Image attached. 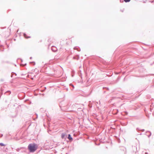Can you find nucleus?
Segmentation results:
<instances>
[{
	"mask_svg": "<svg viewBox=\"0 0 154 154\" xmlns=\"http://www.w3.org/2000/svg\"><path fill=\"white\" fill-rule=\"evenodd\" d=\"M9 93V95L11 93V91H7L6 92H5V93Z\"/></svg>",
	"mask_w": 154,
	"mask_h": 154,
	"instance_id": "f8f14e48",
	"label": "nucleus"
},
{
	"mask_svg": "<svg viewBox=\"0 0 154 154\" xmlns=\"http://www.w3.org/2000/svg\"><path fill=\"white\" fill-rule=\"evenodd\" d=\"M73 58L74 59L78 60L79 58V56L78 55H77L75 57H74Z\"/></svg>",
	"mask_w": 154,
	"mask_h": 154,
	"instance_id": "423d86ee",
	"label": "nucleus"
},
{
	"mask_svg": "<svg viewBox=\"0 0 154 154\" xmlns=\"http://www.w3.org/2000/svg\"><path fill=\"white\" fill-rule=\"evenodd\" d=\"M67 138L70 140H72V137L71 136L70 134H68Z\"/></svg>",
	"mask_w": 154,
	"mask_h": 154,
	"instance_id": "20e7f679",
	"label": "nucleus"
},
{
	"mask_svg": "<svg viewBox=\"0 0 154 154\" xmlns=\"http://www.w3.org/2000/svg\"><path fill=\"white\" fill-rule=\"evenodd\" d=\"M69 86H72V88H73V89H71V90H73V89L74 88V85H73L72 84H69Z\"/></svg>",
	"mask_w": 154,
	"mask_h": 154,
	"instance_id": "1a4fd4ad",
	"label": "nucleus"
},
{
	"mask_svg": "<svg viewBox=\"0 0 154 154\" xmlns=\"http://www.w3.org/2000/svg\"><path fill=\"white\" fill-rule=\"evenodd\" d=\"M30 63H33V64L34 65H35V62H30Z\"/></svg>",
	"mask_w": 154,
	"mask_h": 154,
	"instance_id": "2eb2a0df",
	"label": "nucleus"
},
{
	"mask_svg": "<svg viewBox=\"0 0 154 154\" xmlns=\"http://www.w3.org/2000/svg\"><path fill=\"white\" fill-rule=\"evenodd\" d=\"M72 73H74V71H72Z\"/></svg>",
	"mask_w": 154,
	"mask_h": 154,
	"instance_id": "b1692460",
	"label": "nucleus"
},
{
	"mask_svg": "<svg viewBox=\"0 0 154 154\" xmlns=\"http://www.w3.org/2000/svg\"><path fill=\"white\" fill-rule=\"evenodd\" d=\"M16 150L18 151V152H19L20 150V149H16Z\"/></svg>",
	"mask_w": 154,
	"mask_h": 154,
	"instance_id": "a211bd4d",
	"label": "nucleus"
},
{
	"mask_svg": "<svg viewBox=\"0 0 154 154\" xmlns=\"http://www.w3.org/2000/svg\"><path fill=\"white\" fill-rule=\"evenodd\" d=\"M3 136V134H0V137H2Z\"/></svg>",
	"mask_w": 154,
	"mask_h": 154,
	"instance_id": "f3484780",
	"label": "nucleus"
},
{
	"mask_svg": "<svg viewBox=\"0 0 154 154\" xmlns=\"http://www.w3.org/2000/svg\"><path fill=\"white\" fill-rule=\"evenodd\" d=\"M145 154H148V153H147V152H146L145 153Z\"/></svg>",
	"mask_w": 154,
	"mask_h": 154,
	"instance_id": "412c9836",
	"label": "nucleus"
},
{
	"mask_svg": "<svg viewBox=\"0 0 154 154\" xmlns=\"http://www.w3.org/2000/svg\"><path fill=\"white\" fill-rule=\"evenodd\" d=\"M0 145L2 146H5V145L2 143H0Z\"/></svg>",
	"mask_w": 154,
	"mask_h": 154,
	"instance_id": "9d476101",
	"label": "nucleus"
},
{
	"mask_svg": "<svg viewBox=\"0 0 154 154\" xmlns=\"http://www.w3.org/2000/svg\"><path fill=\"white\" fill-rule=\"evenodd\" d=\"M142 134L141 133H140V134H138V135L139 134V135H142Z\"/></svg>",
	"mask_w": 154,
	"mask_h": 154,
	"instance_id": "4be33fe9",
	"label": "nucleus"
},
{
	"mask_svg": "<svg viewBox=\"0 0 154 154\" xmlns=\"http://www.w3.org/2000/svg\"><path fill=\"white\" fill-rule=\"evenodd\" d=\"M14 73L16 75H17V74H16L15 73Z\"/></svg>",
	"mask_w": 154,
	"mask_h": 154,
	"instance_id": "bb28decb",
	"label": "nucleus"
},
{
	"mask_svg": "<svg viewBox=\"0 0 154 154\" xmlns=\"http://www.w3.org/2000/svg\"><path fill=\"white\" fill-rule=\"evenodd\" d=\"M136 130H137V131H141V129H140L139 128H136Z\"/></svg>",
	"mask_w": 154,
	"mask_h": 154,
	"instance_id": "ddd939ff",
	"label": "nucleus"
},
{
	"mask_svg": "<svg viewBox=\"0 0 154 154\" xmlns=\"http://www.w3.org/2000/svg\"><path fill=\"white\" fill-rule=\"evenodd\" d=\"M149 133V134L148 136V137H149L151 135V133L150 131H146V133Z\"/></svg>",
	"mask_w": 154,
	"mask_h": 154,
	"instance_id": "6e6552de",
	"label": "nucleus"
},
{
	"mask_svg": "<svg viewBox=\"0 0 154 154\" xmlns=\"http://www.w3.org/2000/svg\"><path fill=\"white\" fill-rule=\"evenodd\" d=\"M73 75H73L72 74V77H73Z\"/></svg>",
	"mask_w": 154,
	"mask_h": 154,
	"instance_id": "393cba45",
	"label": "nucleus"
},
{
	"mask_svg": "<svg viewBox=\"0 0 154 154\" xmlns=\"http://www.w3.org/2000/svg\"><path fill=\"white\" fill-rule=\"evenodd\" d=\"M103 88H106V89L107 90H109V88H106V87L104 88V87H103Z\"/></svg>",
	"mask_w": 154,
	"mask_h": 154,
	"instance_id": "dca6fc26",
	"label": "nucleus"
},
{
	"mask_svg": "<svg viewBox=\"0 0 154 154\" xmlns=\"http://www.w3.org/2000/svg\"><path fill=\"white\" fill-rule=\"evenodd\" d=\"M0 47H1V48H2H2L3 47V46L2 45H0Z\"/></svg>",
	"mask_w": 154,
	"mask_h": 154,
	"instance_id": "aec40b11",
	"label": "nucleus"
},
{
	"mask_svg": "<svg viewBox=\"0 0 154 154\" xmlns=\"http://www.w3.org/2000/svg\"><path fill=\"white\" fill-rule=\"evenodd\" d=\"M37 146L35 143H30L28 146V149L30 152H33L37 149Z\"/></svg>",
	"mask_w": 154,
	"mask_h": 154,
	"instance_id": "f257e3e1",
	"label": "nucleus"
},
{
	"mask_svg": "<svg viewBox=\"0 0 154 154\" xmlns=\"http://www.w3.org/2000/svg\"><path fill=\"white\" fill-rule=\"evenodd\" d=\"M11 77H13V75H11Z\"/></svg>",
	"mask_w": 154,
	"mask_h": 154,
	"instance_id": "5701e85b",
	"label": "nucleus"
},
{
	"mask_svg": "<svg viewBox=\"0 0 154 154\" xmlns=\"http://www.w3.org/2000/svg\"><path fill=\"white\" fill-rule=\"evenodd\" d=\"M66 136V134L65 133H63L61 134V138L62 139L65 138Z\"/></svg>",
	"mask_w": 154,
	"mask_h": 154,
	"instance_id": "7ed1b4c3",
	"label": "nucleus"
},
{
	"mask_svg": "<svg viewBox=\"0 0 154 154\" xmlns=\"http://www.w3.org/2000/svg\"><path fill=\"white\" fill-rule=\"evenodd\" d=\"M23 36H24V37L25 38H30V36L27 37L26 34V33H23Z\"/></svg>",
	"mask_w": 154,
	"mask_h": 154,
	"instance_id": "0eeeda50",
	"label": "nucleus"
},
{
	"mask_svg": "<svg viewBox=\"0 0 154 154\" xmlns=\"http://www.w3.org/2000/svg\"><path fill=\"white\" fill-rule=\"evenodd\" d=\"M125 2H129L131 0H123Z\"/></svg>",
	"mask_w": 154,
	"mask_h": 154,
	"instance_id": "9b49d317",
	"label": "nucleus"
},
{
	"mask_svg": "<svg viewBox=\"0 0 154 154\" xmlns=\"http://www.w3.org/2000/svg\"><path fill=\"white\" fill-rule=\"evenodd\" d=\"M26 65V63H25V64H21V66H25Z\"/></svg>",
	"mask_w": 154,
	"mask_h": 154,
	"instance_id": "4468645a",
	"label": "nucleus"
},
{
	"mask_svg": "<svg viewBox=\"0 0 154 154\" xmlns=\"http://www.w3.org/2000/svg\"><path fill=\"white\" fill-rule=\"evenodd\" d=\"M74 49L75 50H77L78 51H80V49L79 48L77 47H75L74 48Z\"/></svg>",
	"mask_w": 154,
	"mask_h": 154,
	"instance_id": "39448f33",
	"label": "nucleus"
},
{
	"mask_svg": "<svg viewBox=\"0 0 154 154\" xmlns=\"http://www.w3.org/2000/svg\"><path fill=\"white\" fill-rule=\"evenodd\" d=\"M51 49L52 51L54 52H56L57 50V47L54 46H52Z\"/></svg>",
	"mask_w": 154,
	"mask_h": 154,
	"instance_id": "f03ea898",
	"label": "nucleus"
},
{
	"mask_svg": "<svg viewBox=\"0 0 154 154\" xmlns=\"http://www.w3.org/2000/svg\"><path fill=\"white\" fill-rule=\"evenodd\" d=\"M32 58V57H31L30 58V59H31Z\"/></svg>",
	"mask_w": 154,
	"mask_h": 154,
	"instance_id": "a878e982",
	"label": "nucleus"
},
{
	"mask_svg": "<svg viewBox=\"0 0 154 154\" xmlns=\"http://www.w3.org/2000/svg\"><path fill=\"white\" fill-rule=\"evenodd\" d=\"M141 131H142L143 132V131H145V130H144V129H143L141 130Z\"/></svg>",
	"mask_w": 154,
	"mask_h": 154,
	"instance_id": "6ab92c4d",
	"label": "nucleus"
}]
</instances>
